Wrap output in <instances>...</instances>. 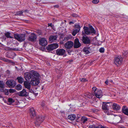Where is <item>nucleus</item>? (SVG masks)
Here are the masks:
<instances>
[{
	"label": "nucleus",
	"instance_id": "obj_1",
	"mask_svg": "<svg viewBox=\"0 0 128 128\" xmlns=\"http://www.w3.org/2000/svg\"><path fill=\"white\" fill-rule=\"evenodd\" d=\"M35 75H38V72L34 70H31L30 73L25 72L24 74V78L26 80L29 81Z\"/></svg>",
	"mask_w": 128,
	"mask_h": 128
},
{
	"label": "nucleus",
	"instance_id": "obj_2",
	"mask_svg": "<svg viewBox=\"0 0 128 128\" xmlns=\"http://www.w3.org/2000/svg\"><path fill=\"white\" fill-rule=\"evenodd\" d=\"M84 31H82V34L84 35L85 34L88 35L92 33L95 34L96 31L92 26H90L89 28L86 26L84 27Z\"/></svg>",
	"mask_w": 128,
	"mask_h": 128
},
{
	"label": "nucleus",
	"instance_id": "obj_3",
	"mask_svg": "<svg viewBox=\"0 0 128 128\" xmlns=\"http://www.w3.org/2000/svg\"><path fill=\"white\" fill-rule=\"evenodd\" d=\"M39 74L35 75V76L32 78L30 82V84L33 86L37 85L40 82L39 78Z\"/></svg>",
	"mask_w": 128,
	"mask_h": 128
},
{
	"label": "nucleus",
	"instance_id": "obj_4",
	"mask_svg": "<svg viewBox=\"0 0 128 128\" xmlns=\"http://www.w3.org/2000/svg\"><path fill=\"white\" fill-rule=\"evenodd\" d=\"M14 37L15 39L20 42L24 41L26 39V35L24 34H14Z\"/></svg>",
	"mask_w": 128,
	"mask_h": 128
},
{
	"label": "nucleus",
	"instance_id": "obj_5",
	"mask_svg": "<svg viewBox=\"0 0 128 128\" xmlns=\"http://www.w3.org/2000/svg\"><path fill=\"white\" fill-rule=\"evenodd\" d=\"M48 43L47 41L44 38H40V50L45 51L46 50V46Z\"/></svg>",
	"mask_w": 128,
	"mask_h": 128
},
{
	"label": "nucleus",
	"instance_id": "obj_6",
	"mask_svg": "<svg viewBox=\"0 0 128 128\" xmlns=\"http://www.w3.org/2000/svg\"><path fill=\"white\" fill-rule=\"evenodd\" d=\"M58 47V45L57 44L54 43L49 45L46 47L47 50L49 51L52 50L57 48Z\"/></svg>",
	"mask_w": 128,
	"mask_h": 128
},
{
	"label": "nucleus",
	"instance_id": "obj_7",
	"mask_svg": "<svg viewBox=\"0 0 128 128\" xmlns=\"http://www.w3.org/2000/svg\"><path fill=\"white\" fill-rule=\"evenodd\" d=\"M123 60V58L121 56H118L114 59V63L117 65H120Z\"/></svg>",
	"mask_w": 128,
	"mask_h": 128
},
{
	"label": "nucleus",
	"instance_id": "obj_8",
	"mask_svg": "<svg viewBox=\"0 0 128 128\" xmlns=\"http://www.w3.org/2000/svg\"><path fill=\"white\" fill-rule=\"evenodd\" d=\"M108 102H103L102 108V109L104 110V112L106 114L108 115H109L108 113V105H107V104H108Z\"/></svg>",
	"mask_w": 128,
	"mask_h": 128
},
{
	"label": "nucleus",
	"instance_id": "obj_9",
	"mask_svg": "<svg viewBox=\"0 0 128 128\" xmlns=\"http://www.w3.org/2000/svg\"><path fill=\"white\" fill-rule=\"evenodd\" d=\"M6 84L10 88L14 87L16 85L15 82L12 80H7L6 82Z\"/></svg>",
	"mask_w": 128,
	"mask_h": 128
},
{
	"label": "nucleus",
	"instance_id": "obj_10",
	"mask_svg": "<svg viewBox=\"0 0 128 128\" xmlns=\"http://www.w3.org/2000/svg\"><path fill=\"white\" fill-rule=\"evenodd\" d=\"M74 45L73 42L72 41H69L65 44V47L68 49H70Z\"/></svg>",
	"mask_w": 128,
	"mask_h": 128
},
{
	"label": "nucleus",
	"instance_id": "obj_11",
	"mask_svg": "<svg viewBox=\"0 0 128 128\" xmlns=\"http://www.w3.org/2000/svg\"><path fill=\"white\" fill-rule=\"evenodd\" d=\"M81 46V44L80 43L79 40L78 38L75 39L74 47V48H79Z\"/></svg>",
	"mask_w": 128,
	"mask_h": 128
},
{
	"label": "nucleus",
	"instance_id": "obj_12",
	"mask_svg": "<svg viewBox=\"0 0 128 128\" xmlns=\"http://www.w3.org/2000/svg\"><path fill=\"white\" fill-rule=\"evenodd\" d=\"M37 37L36 34L32 33L29 37L28 38V40L31 42H34L36 40Z\"/></svg>",
	"mask_w": 128,
	"mask_h": 128
},
{
	"label": "nucleus",
	"instance_id": "obj_13",
	"mask_svg": "<svg viewBox=\"0 0 128 128\" xmlns=\"http://www.w3.org/2000/svg\"><path fill=\"white\" fill-rule=\"evenodd\" d=\"M93 96H95L97 98H101L102 96V92L101 90H98L97 92H94Z\"/></svg>",
	"mask_w": 128,
	"mask_h": 128
},
{
	"label": "nucleus",
	"instance_id": "obj_14",
	"mask_svg": "<svg viewBox=\"0 0 128 128\" xmlns=\"http://www.w3.org/2000/svg\"><path fill=\"white\" fill-rule=\"evenodd\" d=\"M30 114L31 118H33L34 117L36 116L35 110L33 108H32L30 109Z\"/></svg>",
	"mask_w": 128,
	"mask_h": 128
},
{
	"label": "nucleus",
	"instance_id": "obj_15",
	"mask_svg": "<svg viewBox=\"0 0 128 128\" xmlns=\"http://www.w3.org/2000/svg\"><path fill=\"white\" fill-rule=\"evenodd\" d=\"M65 52V50L64 49H58L56 50V53L57 54L62 56L64 54Z\"/></svg>",
	"mask_w": 128,
	"mask_h": 128
},
{
	"label": "nucleus",
	"instance_id": "obj_16",
	"mask_svg": "<svg viewBox=\"0 0 128 128\" xmlns=\"http://www.w3.org/2000/svg\"><path fill=\"white\" fill-rule=\"evenodd\" d=\"M89 119L85 116H83L82 117L80 121L82 124H84L87 123L88 122Z\"/></svg>",
	"mask_w": 128,
	"mask_h": 128
},
{
	"label": "nucleus",
	"instance_id": "obj_17",
	"mask_svg": "<svg viewBox=\"0 0 128 128\" xmlns=\"http://www.w3.org/2000/svg\"><path fill=\"white\" fill-rule=\"evenodd\" d=\"M122 111L125 115L128 116V108L124 106H122Z\"/></svg>",
	"mask_w": 128,
	"mask_h": 128
},
{
	"label": "nucleus",
	"instance_id": "obj_18",
	"mask_svg": "<svg viewBox=\"0 0 128 128\" xmlns=\"http://www.w3.org/2000/svg\"><path fill=\"white\" fill-rule=\"evenodd\" d=\"M82 41L85 44H89L90 42V40L87 37L83 36Z\"/></svg>",
	"mask_w": 128,
	"mask_h": 128
},
{
	"label": "nucleus",
	"instance_id": "obj_19",
	"mask_svg": "<svg viewBox=\"0 0 128 128\" xmlns=\"http://www.w3.org/2000/svg\"><path fill=\"white\" fill-rule=\"evenodd\" d=\"M28 94L25 89H23L20 92L19 95L21 96H26Z\"/></svg>",
	"mask_w": 128,
	"mask_h": 128
},
{
	"label": "nucleus",
	"instance_id": "obj_20",
	"mask_svg": "<svg viewBox=\"0 0 128 128\" xmlns=\"http://www.w3.org/2000/svg\"><path fill=\"white\" fill-rule=\"evenodd\" d=\"M112 108L114 110H118L120 108V107L118 104L116 103H114L112 105Z\"/></svg>",
	"mask_w": 128,
	"mask_h": 128
},
{
	"label": "nucleus",
	"instance_id": "obj_21",
	"mask_svg": "<svg viewBox=\"0 0 128 128\" xmlns=\"http://www.w3.org/2000/svg\"><path fill=\"white\" fill-rule=\"evenodd\" d=\"M57 37L56 36H50L49 39V41L50 42H52L56 40Z\"/></svg>",
	"mask_w": 128,
	"mask_h": 128
},
{
	"label": "nucleus",
	"instance_id": "obj_22",
	"mask_svg": "<svg viewBox=\"0 0 128 128\" xmlns=\"http://www.w3.org/2000/svg\"><path fill=\"white\" fill-rule=\"evenodd\" d=\"M24 84L26 88L28 90H30L31 87L30 83L26 81H25L24 82Z\"/></svg>",
	"mask_w": 128,
	"mask_h": 128
},
{
	"label": "nucleus",
	"instance_id": "obj_23",
	"mask_svg": "<svg viewBox=\"0 0 128 128\" xmlns=\"http://www.w3.org/2000/svg\"><path fill=\"white\" fill-rule=\"evenodd\" d=\"M15 101L12 98H9L8 99V101L7 103L8 104L11 105Z\"/></svg>",
	"mask_w": 128,
	"mask_h": 128
},
{
	"label": "nucleus",
	"instance_id": "obj_24",
	"mask_svg": "<svg viewBox=\"0 0 128 128\" xmlns=\"http://www.w3.org/2000/svg\"><path fill=\"white\" fill-rule=\"evenodd\" d=\"M76 115L74 114H71L69 115L68 116V119L72 120H74L76 118Z\"/></svg>",
	"mask_w": 128,
	"mask_h": 128
},
{
	"label": "nucleus",
	"instance_id": "obj_25",
	"mask_svg": "<svg viewBox=\"0 0 128 128\" xmlns=\"http://www.w3.org/2000/svg\"><path fill=\"white\" fill-rule=\"evenodd\" d=\"M84 52L86 54H88L90 53V49L88 48H84Z\"/></svg>",
	"mask_w": 128,
	"mask_h": 128
},
{
	"label": "nucleus",
	"instance_id": "obj_26",
	"mask_svg": "<svg viewBox=\"0 0 128 128\" xmlns=\"http://www.w3.org/2000/svg\"><path fill=\"white\" fill-rule=\"evenodd\" d=\"M72 36L71 35L68 34L64 38V40L67 41L71 38Z\"/></svg>",
	"mask_w": 128,
	"mask_h": 128
},
{
	"label": "nucleus",
	"instance_id": "obj_27",
	"mask_svg": "<svg viewBox=\"0 0 128 128\" xmlns=\"http://www.w3.org/2000/svg\"><path fill=\"white\" fill-rule=\"evenodd\" d=\"M10 33L9 32H7L5 33V35L6 36L7 38H13V36H10Z\"/></svg>",
	"mask_w": 128,
	"mask_h": 128
},
{
	"label": "nucleus",
	"instance_id": "obj_28",
	"mask_svg": "<svg viewBox=\"0 0 128 128\" xmlns=\"http://www.w3.org/2000/svg\"><path fill=\"white\" fill-rule=\"evenodd\" d=\"M93 95L94 94L92 95L91 93L89 92H88L85 94V96L90 98H92Z\"/></svg>",
	"mask_w": 128,
	"mask_h": 128
},
{
	"label": "nucleus",
	"instance_id": "obj_29",
	"mask_svg": "<svg viewBox=\"0 0 128 128\" xmlns=\"http://www.w3.org/2000/svg\"><path fill=\"white\" fill-rule=\"evenodd\" d=\"M17 79L18 80V82L20 83H22L24 81V80L23 78L21 77H18Z\"/></svg>",
	"mask_w": 128,
	"mask_h": 128
},
{
	"label": "nucleus",
	"instance_id": "obj_30",
	"mask_svg": "<svg viewBox=\"0 0 128 128\" xmlns=\"http://www.w3.org/2000/svg\"><path fill=\"white\" fill-rule=\"evenodd\" d=\"M80 31L79 29H76L74 30L72 32V34L73 36H74L76 34Z\"/></svg>",
	"mask_w": 128,
	"mask_h": 128
},
{
	"label": "nucleus",
	"instance_id": "obj_31",
	"mask_svg": "<svg viewBox=\"0 0 128 128\" xmlns=\"http://www.w3.org/2000/svg\"><path fill=\"white\" fill-rule=\"evenodd\" d=\"M16 88L17 90H19L22 89V86L20 84H18L16 86Z\"/></svg>",
	"mask_w": 128,
	"mask_h": 128
},
{
	"label": "nucleus",
	"instance_id": "obj_32",
	"mask_svg": "<svg viewBox=\"0 0 128 128\" xmlns=\"http://www.w3.org/2000/svg\"><path fill=\"white\" fill-rule=\"evenodd\" d=\"M40 119L39 118H37L36 120V121L35 122V124L36 125H40Z\"/></svg>",
	"mask_w": 128,
	"mask_h": 128
},
{
	"label": "nucleus",
	"instance_id": "obj_33",
	"mask_svg": "<svg viewBox=\"0 0 128 128\" xmlns=\"http://www.w3.org/2000/svg\"><path fill=\"white\" fill-rule=\"evenodd\" d=\"M24 12H28V10H24ZM23 12H24L23 11V10L18 11L17 12L16 14L18 15H20L22 14Z\"/></svg>",
	"mask_w": 128,
	"mask_h": 128
},
{
	"label": "nucleus",
	"instance_id": "obj_34",
	"mask_svg": "<svg viewBox=\"0 0 128 128\" xmlns=\"http://www.w3.org/2000/svg\"><path fill=\"white\" fill-rule=\"evenodd\" d=\"M4 50H14V49L11 48L9 47L5 48Z\"/></svg>",
	"mask_w": 128,
	"mask_h": 128
},
{
	"label": "nucleus",
	"instance_id": "obj_35",
	"mask_svg": "<svg viewBox=\"0 0 128 128\" xmlns=\"http://www.w3.org/2000/svg\"><path fill=\"white\" fill-rule=\"evenodd\" d=\"M3 91L5 94L6 95H8L9 94L8 90L6 89H4L3 90Z\"/></svg>",
	"mask_w": 128,
	"mask_h": 128
},
{
	"label": "nucleus",
	"instance_id": "obj_36",
	"mask_svg": "<svg viewBox=\"0 0 128 128\" xmlns=\"http://www.w3.org/2000/svg\"><path fill=\"white\" fill-rule=\"evenodd\" d=\"M4 87V84L3 81H0V88H3Z\"/></svg>",
	"mask_w": 128,
	"mask_h": 128
},
{
	"label": "nucleus",
	"instance_id": "obj_37",
	"mask_svg": "<svg viewBox=\"0 0 128 128\" xmlns=\"http://www.w3.org/2000/svg\"><path fill=\"white\" fill-rule=\"evenodd\" d=\"M75 27L76 28V29H79L80 30V25H79L78 24H75Z\"/></svg>",
	"mask_w": 128,
	"mask_h": 128
},
{
	"label": "nucleus",
	"instance_id": "obj_38",
	"mask_svg": "<svg viewBox=\"0 0 128 128\" xmlns=\"http://www.w3.org/2000/svg\"><path fill=\"white\" fill-rule=\"evenodd\" d=\"M88 128H106L104 127H101L100 128L98 127H95L94 126H89Z\"/></svg>",
	"mask_w": 128,
	"mask_h": 128
},
{
	"label": "nucleus",
	"instance_id": "obj_39",
	"mask_svg": "<svg viewBox=\"0 0 128 128\" xmlns=\"http://www.w3.org/2000/svg\"><path fill=\"white\" fill-rule=\"evenodd\" d=\"M80 80L81 82H86L87 81V80H86V79L84 78H80Z\"/></svg>",
	"mask_w": 128,
	"mask_h": 128
},
{
	"label": "nucleus",
	"instance_id": "obj_40",
	"mask_svg": "<svg viewBox=\"0 0 128 128\" xmlns=\"http://www.w3.org/2000/svg\"><path fill=\"white\" fill-rule=\"evenodd\" d=\"M99 2V0H93L92 1V3L94 4H97Z\"/></svg>",
	"mask_w": 128,
	"mask_h": 128
},
{
	"label": "nucleus",
	"instance_id": "obj_41",
	"mask_svg": "<svg viewBox=\"0 0 128 128\" xmlns=\"http://www.w3.org/2000/svg\"><path fill=\"white\" fill-rule=\"evenodd\" d=\"M99 51L101 53H103L104 52V48H100L99 49Z\"/></svg>",
	"mask_w": 128,
	"mask_h": 128
},
{
	"label": "nucleus",
	"instance_id": "obj_42",
	"mask_svg": "<svg viewBox=\"0 0 128 128\" xmlns=\"http://www.w3.org/2000/svg\"><path fill=\"white\" fill-rule=\"evenodd\" d=\"M45 118V116H41L40 118V122H42Z\"/></svg>",
	"mask_w": 128,
	"mask_h": 128
},
{
	"label": "nucleus",
	"instance_id": "obj_43",
	"mask_svg": "<svg viewBox=\"0 0 128 128\" xmlns=\"http://www.w3.org/2000/svg\"><path fill=\"white\" fill-rule=\"evenodd\" d=\"M0 59L2 60L3 61H5L6 62H8L9 60L7 59L2 58H0Z\"/></svg>",
	"mask_w": 128,
	"mask_h": 128
},
{
	"label": "nucleus",
	"instance_id": "obj_44",
	"mask_svg": "<svg viewBox=\"0 0 128 128\" xmlns=\"http://www.w3.org/2000/svg\"><path fill=\"white\" fill-rule=\"evenodd\" d=\"M15 90H14L10 89L9 90V92L10 93H14L15 92Z\"/></svg>",
	"mask_w": 128,
	"mask_h": 128
},
{
	"label": "nucleus",
	"instance_id": "obj_45",
	"mask_svg": "<svg viewBox=\"0 0 128 128\" xmlns=\"http://www.w3.org/2000/svg\"><path fill=\"white\" fill-rule=\"evenodd\" d=\"M92 111L94 112H97L98 110L96 109H94L92 110Z\"/></svg>",
	"mask_w": 128,
	"mask_h": 128
},
{
	"label": "nucleus",
	"instance_id": "obj_46",
	"mask_svg": "<svg viewBox=\"0 0 128 128\" xmlns=\"http://www.w3.org/2000/svg\"><path fill=\"white\" fill-rule=\"evenodd\" d=\"M48 26H50L52 28H53L54 26V25L52 24V23L48 24Z\"/></svg>",
	"mask_w": 128,
	"mask_h": 128
},
{
	"label": "nucleus",
	"instance_id": "obj_47",
	"mask_svg": "<svg viewBox=\"0 0 128 128\" xmlns=\"http://www.w3.org/2000/svg\"><path fill=\"white\" fill-rule=\"evenodd\" d=\"M128 52L126 51H124L123 52V55L124 56L128 54Z\"/></svg>",
	"mask_w": 128,
	"mask_h": 128
},
{
	"label": "nucleus",
	"instance_id": "obj_48",
	"mask_svg": "<svg viewBox=\"0 0 128 128\" xmlns=\"http://www.w3.org/2000/svg\"><path fill=\"white\" fill-rule=\"evenodd\" d=\"M92 89L94 91V92H96V87H93L92 88Z\"/></svg>",
	"mask_w": 128,
	"mask_h": 128
},
{
	"label": "nucleus",
	"instance_id": "obj_49",
	"mask_svg": "<svg viewBox=\"0 0 128 128\" xmlns=\"http://www.w3.org/2000/svg\"><path fill=\"white\" fill-rule=\"evenodd\" d=\"M108 80H107L105 82V83L106 84H108Z\"/></svg>",
	"mask_w": 128,
	"mask_h": 128
},
{
	"label": "nucleus",
	"instance_id": "obj_50",
	"mask_svg": "<svg viewBox=\"0 0 128 128\" xmlns=\"http://www.w3.org/2000/svg\"><path fill=\"white\" fill-rule=\"evenodd\" d=\"M77 15L75 14H72V16L74 17H76Z\"/></svg>",
	"mask_w": 128,
	"mask_h": 128
},
{
	"label": "nucleus",
	"instance_id": "obj_51",
	"mask_svg": "<svg viewBox=\"0 0 128 128\" xmlns=\"http://www.w3.org/2000/svg\"><path fill=\"white\" fill-rule=\"evenodd\" d=\"M54 7L55 8H58V5H56L54 6Z\"/></svg>",
	"mask_w": 128,
	"mask_h": 128
},
{
	"label": "nucleus",
	"instance_id": "obj_52",
	"mask_svg": "<svg viewBox=\"0 0 128 128\" xmlns=\"http://www.w3.org/2000/svg\"><path fill=\"white\" fill-rule=\"evenodd\" d=\"M69 24H74V23L72 22H69Z\"/></svg>",
	"mask_w": 128,
	"mask_h": 128
},
{
	"label": "nucleus",
	"instance_id": "obj_53",
	"mask_svg": "<svg viewBox=\"0 0 128 128\" xmlns=\"http://www.w3.org/2000/svg\"><path fill=\"white\" fill-rule=\"evenodd\" d=\"M3 98V97L2 96H1V95H0V98Z\"/></svg>",
	"mask_w": 128,
	"mask_h": 128
},
{
	"label": "nucleus",
	"instance_id": "obj_54",
	"mask_svg": "<svg viewBox=\"0 0 128 128\" xmlns=\"http://www.w3.org/2000/svg\"><path fill=\"white\" fill-rule=\"evenodd\" d=\"M110 82L112 83L113 82V81H112V80H110Z\"/></svg>",
	"mask_w": 128,
	"mask_h": 128
},
{
	"label": "nucleus",
	"instance_id": "obj_55",
	"mask_svg": "<svg viewBox=\"0 0 128 128\" xmlns=\"http://www.w3.org/2000/svg\"><path fill=\"white\" fill-rule=\"evenodd\" d=\"M44 103H43V104H42V106H44Z\"/></svg>",
	"mask_w": 128,
	"mask_h": 128
},
{
	"label": "nucleus",
	"instance_id": "obj_56",
	"mask_svg": "<svg viewBox=\"0 0 128 128\" xmlns=\"http://www.w3.org/2000/svg\"><path fill=\"white\" fill-rule=\"evenodd\" d=\"M39 43L40 44V39L39 40Z\"/></svg>",
	"mask_w": 128,
	"mask_h": 128
},
{
	"label": "nucleus",
	"instance_id": "obj_57",
	"mask_svg": "<svg viewBox=\"0 0 128 128\" xmlns=\"http://www.w3.org/2000/svg\"><path fill=\"white\" fill-rule=\"evenodd\" d=\"M4 1V0H0V1Z\"/></svg>",
	"mask_w": 128,
	"mask_h": 128
},
{
	"label": "nucleus",
	"instance_id": "obj_58",
	"mask_svg": "<svg viewBox=\"0 0 128 128\" xmlns=\"http://www.w3.org/2000/svg\"><path fill=\"white\" fill-rule=\"evenodd\" d=\"M44 89V88L43 87H42V90L43 89Z\"/></svg>",
	"mask_w": 128,
	"mask_h": 128
},
{
	"label": "nucleus",
	"instance_id": "obj_59",
	"mask_svg": "<svg viewBox=\"0 0 128 128\" xmlns=\"http://www.w3.org/2000/svg\"><path fill=\"white\" fill-rule=\"evenodd\" d=\"M62 113H64V111H62Z\"/></svg>",
	"mask_w": 128,
	"mask_h": 128
},
{
	"label": "nucleus",
	"instance_id": "obj_60",
	"mask_svg": "<svg viewBox=\"0 0 128 128\" xmlns=\"http://www.w3.org/2000/svg\"><path fill=\"white\" fill-rule=\"evenodd\" d=\"M3 36V37H2V38H3V37H4V36Z\"/></svg>",
	"mask_w": 128,
	"mask_h": 128
},
{
	"label": "nucleus",
	"instance_id": "obj_61",
	"mask_svg": "<svg viewBox=\"0 0 128 128\" xmlns=\"http://www.w3.org/2000/svg\"><path fill=\"white\" fill-rule=\"evenodd\" d=\"M2 44L0 42V46Z\"/></svg>",
	"mask_w": 128,
	"mask_h": 128
}]
</instances>
